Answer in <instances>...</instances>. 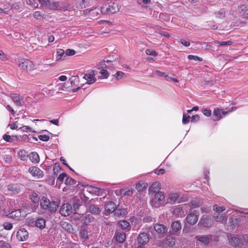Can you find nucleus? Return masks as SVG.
Masks as SVG:
<instances>
[{
  "label": "nucleus",
  "instance_id": "nucleus-1",
  "mask_svg": "<svg viewBox=\"0 0 248 248\" xmlns=\"http://www.w3.org/2000/svg\"><path fill=\"white\" fill-rule=\"evenodd\" d=\"M41 207L44 210H48L51 213H54L56 211L58 208V204L57 202L52 201L50 202L49 200L43 197L40 201Z\"/></svg>",
  "mask_w": 248,
  "mask_h": 248
},
{
  "label": "nucleus",
  "instance_id": "nucleus-2",
  "mask_svg": "<svg viewBox=\"0 0 248 248\" xmlns=\"http://www.w3.org/2000/svg\"><path fill=\"white\" fill-rule=\"evenodd\" d=\"M120 7L116 3H110L109 4L104 5L101 9L102 14L108 15L114 14L120 10Z\"/></svg>",
  "mask_w": 248,
  "mask_h": 248
},
{
  "label": "nucleus",
  "instance_id": "nucleus-3",
  "mask_svg": "<svg viewBox=\"0 0 248 248\" xmlns=\"http://www.w3.org/2000/svg\"><path fill=\"white\" fill-rule=\"evenodd\" d=\"M165 202V196L161 191H158L155 194L154 198L150 201L151 205L157 208L159 207Z\"/></svg>",
  "mask_w": 248,
  "mask_h": 248
},
{
  "label": "nucleus",
  "instance_id": "nucleus-4",
  "mask_svg": "<svg viewBox=\"0 0 248 248\" xmlns=\"http://www.w3.org/2000/svg\"><path fill=\"white\" fill-rule=\"evenodd\" d=\"M16 62L22 70L26 71H31L34 68V64L28 59L24 58L18 59Z\"/></svg>",
  "mask_w": 248,
  "mask_h": 248
},
{
  "label": "nucleus",
  "instance_id": "nucleus-5",
  "mask_svg": "<svg viewBox=\"0 0 248 248\" xmlns=\"http://www.w3.org/2000/svg\"><path fill=\"white\" fill-rule=\"evenodd\" d=\"M200 227L208 228L213 225V220L207 215H203L198 224Z\"/></svg>",
  "mask_w": 248,
  "mask_h": 248
},
{
  "label": "nucleus",
  "instance_id": "nucleus-6",
  "mask_svg": "<svg viewBox=\"0 0 248 248\" xmlns=\"http://www.w3.org/2000/svg\"><path fill=\"white\" fill-rule=\"evenodd\" d=\"M199 213L195 211L188 213L185 219L187 223L190 225L195 224L198 220Z\"/></svg>",
  "mask_w": 248,
  "mask_h": 248
},
{
  "label": "nucleus",
  "instance_id": "nucleus-7",
  "mask_svg": "<svg viewBox=\"0 0 248 248\" xmlns=\"http://www.w3.org/2000/svg\"><path fill=\"white\" fill-rule=\"evenodd\" d=\"M7 192L9 194L16 195L20 192V186L17 184H10L7 186Z\"/></svg>",
  "mask_w": 248,
  "mask_h": 248
},
{
  "label": "nucleus",
  "instance_id": "nucleus-8",
  "mask_svg": "<svg viewBox=\"0 0 248 248\" xmlns=\"http://www.w3.org/2000/svg\"><path fill=\"white\" fill-rule=\"evenodd\" d=\"M60 214L64 217L70 215L72 213V207L69 203H64L61 206L60 210Z\"/></svg>",
  "mask_w": 248,
  "mask_h": 248
},
{
  "label": "nucleus",
  "instance_id": "nucleus-9",
  "mask_svg": "<svg viewBox=\"0 0 248 248\" xmlns=\"http://www.w3.org/2000/svg\"><path fill=\"white\" fill-rule=\"evenodd\" d=\"M26 215V212L22 209H18L9 214L10 217L16 218L17 220L23 219L25 217Z\"/></svg>",
  "mask_w": 248,
  "mask_h": 248
},
{
  "label": "nucleus",
  "instance_id": "nucleus-10",
  "mask_svg": "<svg viewBox=\"0 0 248 248\" xmlns=\"http://www.w3.org/2000/svg\"><path fill=\"white\" fill-rule=\"evenodd\" d=\"M229 243L234 248H248L247 245L240 243L239 239L236 237H232L229 240Z\"/></svg>",
  "mask_w": 248,
  "mask_h": 248
},
{
  "label": "nucleus",
  "instance_id": "nucleus-11",
  "mask_svg": "<svg viewBox=\"0 0 248 248\" xmlns=\"http://www.w3.org/2000/svg\"><path fill=\"white\" fill-rule=\"evenodd\" d=\"M29 171L33 176L38 178H42L44 175L43 171L36 166L30 167Z\"/></svg>",
  "mask_w": 248,
  "mask_h": 248
},
{
  "label": "nucleus",
  "instance_id": "nucleus-12",
  "mask_svg": "<svg viewBox=\"0 0 248 248\" xmlns=\"http://www.w3.org/2000/svg\"><path fill=\"white\" fill-rule=\"evenodd\" d=\"M16 237L19 241H25L29 237V233L25 229L21 228L17 232Z\"/></svg>",
  "mask_w": 248,
  "mask_h": 248
},
{
  "label": "nucleus",
  "instance_id": "nucleus-13",
  "mask_svg": "<svg viewBox=\"0 0 248 248\" xmlns=\"http://www.w3.org/2000/svg\"><path fill=\"white\" fill-rule=\"evenodd\" d=\"M154 229L158 234H163L166 233L168 228L163 224L156 223L154 225Z\"/></svg>",
  "mask_w": 248,
  "mask_h": 248
},
{
  "label": "nucleus",
  "instance_id": "nucleus-14",
  "mask_svg": "<svg viewBox=\"0 0 248 248\" xmlns=\"http://www.w3.org/2000/svg\"><path fill=\"white\" fill-rule=\"evenodd\" d=\"M149 241V234L146 232L140 233L138 237V241L139 244L142 245L147 243Z\"/></svg>",
  "mask_w": 248,
  "mask_h": 248
},
{
  "label": "nucleus",
  "instance_id": "nucleus-15",
  "mask_svg": "<svg viewBox=\"0 0 248 248\" xmlns=\"http://www.w3.org/2000/svg\"><path fill=\"white\" fill-rule=\"evenodd\" d=\"M10 97L16 106H21L22 105L23 98L21 95L17 93H12Z\"/></svg>",
  "mask_w": 248,
  "mask_h": 248
},
{
  "label": "nucleus",
  "instance_id": "nucleus-16",
  "mask_svg": "<svg viewBox=\"0 0 248 248\" xmlns=\"http://www.w3.org/2000/svg\"><path fill=\"white\" fill-rule=\"evenodd\" d=\"M94 76V71H92L90 73L85 74L83 78L87 80V84H91L96 81Z\"/></svg>",
  "mask_w": 248,
  "mask_h": 248
},
{
  "label": "nucleus",
  "instance_id": "nucleus-17",
  "mask_svg": "<svg viewBox=\"0 0 248 248\" xmlns=\"http://www.w3.org/2000/svg\"><path fill=\"white\" fill-rule=\"evenodd\" d=\"M197 240L204 245H208L210 241L211 238L208 235H199L196 237Z\"/></svg>",
  "mask_w": 248,
  "mask_h": 248
},
{
  "label": "nucleus",
  "instance_id": "nucleus-18",
  "mask_svg": "<svg viewBox=\"0 0 248 248\" xmlns=\"http://www.w3.org/2000/svg\"><path fill=\"white\" fill-rule=\"evenodd\" d=\"M214 218L217 222H223L227 221V217L225 213L219 214L218 213H215L214 214Z\"/></svg>",
  "mask_w": 248,
  "mask_h": 248
},
{
  "label": "nucleus",
  "instance_id": "nucleus-19",
  "mask_svg": "<svg viewBox=\"0 0 248 248\" xmlns=\"http://www.w3.org/2000/svg\"><path fill=\"white\" fill-rule=\"evenodd\" d=\"M228 114V111H224L219 108H215L213 112V114L216 117V119H214L216 121L222 118L221 114L226 115Z\"/></svg>",
  "mask_w": 248,
  "mask_h": 248
},
{
  "label": "nucleus",
  "instance_id": "nucleus-20",
  "mask_svg": "<svg viewBox=\"0 0 248 248\" xmlns=\"http://www.w3.org/2000/svg\"><path fill=\"white\" fill-rule=\"evenodd\" d=\"M172 233L170 232L165 238L166 244L170 247H173L175 243L176 239L174 236H172Z\"/></svg>",
  "mask_w": 248,
  "mask_h": 248
},
{
  "label": "nucleus",
  "instance_id": "nucleus-21",
  "mask_svg": "<svg viewBox=\"0 0 248 248\" xmlns=\"http://www.w3.org/2000/svg\"><path fill=\"white\" fill-rule=\"evenodd\" d=\"M106 211L109 213L114 212L116 209V205L115 203L112 202H109L105 206Z\"/></svg>",
  "mask_w": 248,
  "mask_h": 248
},
{
  "label": "nucleus",
  "instance_id": "nucleus-22",
  "mask_svg": "<svg viewBox=\"0 0 248 248\" xmlns=\"http://www.w3.org/2000/svg\"><path fill=\"white\" fill-rule=\"evenodd\" d=\"M171 229L174 233H177L182 228L181 223L178 221H174L171 224Z\"/></svg>",
  "mask_w": 248,
  "mask_h": 248
},
{
  "label": "nucleus",
  "instance_id": "nucleus-23",
  "mask_svg": "<svg viewBox=\"0 0 248 248\" xmlns=\"http://www.w3.org/2000/svg\"><path fill=\"white\" fill-rule=\"evenodd\" d=\"M35 226L41 229L46 227V220L43 218H39L35 221Z\"/></svg>",
  "mask_w": 248,
  "mask_h": 248
},
{
  "label": "nucleus",
  "instance_id": "nucleus-24",
  "mask_svg": "<svg viewBox=\"0 0 248 248\" xmlns=\"http://www.w3.org/2000/svg\"><path fill=\"white\" fill-rule=\"evenodd\" d=\"M89 210L90 212L94 215H98L100 213L101 209L98 205L92 204L89 206Z\"/></svg>",
  "mask_w": 248,
  "mask_h": 248
},
{
  "label": "nucleus",
  "instance_id": "nucleus-25",
  "mask_svg": "<svg viewBox=\"0 0 248 248\" xmlns=\"http://www.w3.org/2000/svg\"><path fill=\"white\" fill-rule=\"evenodd\" d=\"M30 160L33 163H37L39 162L40 158L38 154L36 152H31L29 155Z\"/></svg>",
  "mask_w": 248,
  "mask_h": 248
},
{
  "label": "nucleus",
  "instance_id": "nucleus-26",
  "mask_svg": "<svg viewBox=\"0 0 248 248\" xmlns=\"http://www.w3.org/2000/svg\"><path fill=\"white\" fill-rule=\"evenodd\" d=\"M116 240L120 243H122L124 242L126 236L124 233L122 232H118L116 234Z\"/></svg>",
  "mask_w": 248,
  "mask_h": 248
},
{
  "label": "nucleus",
  "instance_id": "nucleus-27",
  "mask_svg": "<svg viewBox=\"0 0 248 248\" xmlns=\"http://www.w3.org/2000/svg\"><path fill=\"white\" fill-rule=\"evenodd\" d=\"M147 184L143 181H140L136 185V188L139 191H143L146 188Z\"/></svg>",
  "mask_w": 248,
  "mask_h": 248
},
{
  "label": "nucleus",
  "instance_id": "nucleus-28",
  "mask_svg": "<svg viewBox=\"0 0 248 248\" xmlns=\"http://www.w3.org/2000/svg\"><path fill=\"white\" fill-rule=\"evenodd\" d=\"M119 224L123 230H126L128 231L130 229V223L126 220H123L120 221L119 222Z\"/></svg>",
  "mask_w": 248,
  "mask_h": 248
},
{
  "label": "nucleus",
  "instance_id": "nucleus-29",
  "mask_svg": "<svg viewBox=\"0 0 248 248\" xmlns=\"http://www.w3.org/2000/svg\"><path fill=\"white\" fill-rule=\"evenodd\" d=\"M160 184L158 182L154 183L149 188V190L153 193H156L158 191L160 188Z\"/></svg>",
  "mask_w": 248,
  "mask_h": 248
},
{
  "label": "nucleus",
  "instance_id": "nucleus-30",
  "mask_svg": "<svg viewBox=\"0 0 248 248\" xmlns=\"http://www.w3.org/2000/svg\"><path fill=\"white\" fill-rule=\"evenodd\" d=\"M60 225L62 228L66 231L70 232L72 230V227L71 224L66 221H61L60 222Z\"/></svg>",
  "mask_w": 248,
  "mask_h": 248
},
{
  "label": "nucleus",
  "instance_id": "nucleus-31",
  "mask_svg": "<svg viewBox=\"0 0 248 248\" xmlns=\"http://www.w3.org/2000/svg\"><path fill=\"white\" fill-rule=\"evenodd\" d=\"M18 155L19 157L23 161L27 160L28 157V155L24 150H20L18 153Z\"/></svg>",
  "mask_w": 248,
  "mask_h": 248
},
{
  "label": "nucleus",
  "instance_id": "nucleus-32",
  "mask_svg": "<svg viewBox=\"0 0 248 248\" xmlns=\"http://www.w3.org/2000/svg\"><path fill=\"white\" fill-rule=\"evenodd\" d=\"M91 189L92 190L93 192H94L97 195H103L104 190L100 188L92 186H91Z\"/></svg>",
  "mask_w": 248,
  "mask_h": 248
},
{
  "label": "nucleus",
  "instance_id": "nucleus-33",
  "mask_svg": "<svg viewBox=\"0 0 248 248\" xmlns=\"http://www.w3.org/2000/svg\"><path fill=\"white\" fill-rule=\"evenodd\" d=\"M93 217L90 216L89 215H87L83 218V223L87 225L89 223L92 222L93 220Z\"/></svg>",
  "mask_w": 248,
  "mask_h": 248
},
{
  "label": "nucleus",
  "instance_id": "nucleus-34",
  "mask_svg": "<svg viewBox=\"0 0 248 248\" xmlns=\"http://www.w3.org/2000/svg\"><path fill=\"white\" fill-rule=\"evenodd\" d=\"M179 196V195L177 193H172L170 194L169 198L170 201L175 202L178 199Z\"/></svg>",
  "mask_w": 248,
  "mask_h": 248
},
{
  "label": "nucleus",
  "instance_id": "nucleus-35",
  "mask_svg": "<svg viewBox=\"0 0 248 248\" xmlns=\"http://www.w3.org/2000/svg\"><path fill=\"white\" fill-rule=\"evenodd\" d=\"M31 199L34 203L38 202L40 200V197L38 194L33 192L31 196Z\"/></svg>",
  "mask_w": 248,
  "mask_h": 248
},
{
  "label": "nucleus",
  "instance_id": "nucleus-36",
  "mask_svg": "<svg viewBox=\"0 0 248 248\" xmlns=\"http://www.w3.org/2000/svg\"><path fill=\"white\" fill-rule=\"evenodd\" d=\"M79 234L81 238L85 240L89 238L88 232L86 230H81L80 231Z\"/></svg>",
  "mask_w": 248,
  "mask_h": 248
},
{
  "label": "nucleus",
  "instance_id": "nucleus-37",
  "mask_svg": "<svg viewBox=\"0 0 248 248\" xmlns=\"http://www.w3.org/2000/svg\"><path fill=\"white\" fill-rule=\"evenodd\" d=\"M213 209L215 211V213L221 214V213L225 210V208L223 206H218L217 204H215L213 206Z\"/></svg>",
  "mask_w": 248,
  "mask_h": 248
},
{
  "label": "nucleus",
  "instance_id": "nucleus-38",
  "mask_svg": "<svg viewBox=\"0 0 248 248\" xmlns=\"http://www.w3.org/2000/svg\"><path fill=\"white\" fill-rule=\"evenodd\" d=\"M90 5V1L87 0H82L79 4V8L83 9L88 7Z\"/></svg>",
  "mask_w": 248,
  "mask_h": 248
},
{
  "label": "nucleus",
  "instance_id": "nucleus-39",
  "mask_svg": "<svg viewBox=\"0 0 248 248\" xmlns=\"http://www.w3.org/2000/svg\"><path fill=\"white\" fill-rule=\"evenodd\" d=\"M59 6L58 3L56 1H52L51 2L50 1L46 9H56Z\"/></svg>",
  "mask_w": 248,
  "mask_h": 248
},
{
  "label": "nucleus",
  "instance_id": "nucleus-40",
  "mask_svg": "<svg viewBox=\"0 0 248 248\" xmlns=\"http://www.w3.org/2000/svg\"><path fill=\"white\" fill-rule=\"evenodd\" d=\"M120 192L123 195L131 196L133 194L134 190L133 189H128V190L124 191V189H121Z\"/></svg>",
  "mask_w": 248,
  "mask_h": 248
},
{
  "label": "nucleus",
  "instance_id": "nucleus-41",
  "mask_svg": "<svg viewBox=\"0 0 248 248\" xmlns=\"http://www.w3.org/2000/svg\"><path fill=\"white\" fill-rule=\"evenodd\" d=\"M190 117L186 113H184L182 119V122L184 124H186L190 121Z\"/></svg>",
  "mask_w": 248,
  "mask_h": 248
},
{
  "label": "nucleus",
  "instance_id": "nucleus-42",
  "mask_svg": "<svg viewBox=\"0 0 248 248\" xmlns=\"http://www.w3.org/2000/svg\"><path fill=\"white\" fill-rule=\"evenodd\" d=\"M65 183L67 185H73L76 184V181L70 177H67L65 180Z\"/></svg>",
  "mask_w": 248,
  "mask_h": 248
},
{
  "label": "nucleus",
  "instance_id": "nucleus-43",
  "mask_svg": "<svg viewBox=\"0 0 248 248\" xmlns=\"http://www.w3.org/2000/svg\"><path fill=\"white\" fill-rule=\"evenodd\" d=\"M40 3L41 4V6L45 9H46L48 4L50 2L49 0H39Z\"/></svg>",
  "mask_w": 248,
  "mask_h": 248
},
{
  "label": "nucleus",
  "instance_id": "nucleus-44",
  "mask_svg": "<svg viewBox=\"0 0 248 248\" xmlns=\"http://www.w3.org/2000/svg\"><path fill=\"white\" fill-rule=\"evenodd\" d=\"M214 44H218L220 46H229L232 44V41H226V42H219L217 41H215L214 42Z\"/></svg>",
  "mask_w": 248,
  "mask_h": 248
},
{
  "label": "nucleus",
  "instance_id": "nucleus-45",
  "mask_svg": "<svg viewBox=\"0 0 248 248\" xmlns=\"http://www.w3.org/2000/svg\"><path fill=\"white\" fill-rule=\"evenodd\" d=\"M125 214L124 210L123 209H116L114 211V215L116 217H120L122 215H124Z\"/></svg>",
  "mask_w": 248,
  "mask_h": 248
},
{
  "label": "nucleus",
  "instance_id": "nucleus-46",
  "mask_svg": "<svg viewBox=\"0 0 248 248\" xmlns=\"http://www.w3.org/2000/svg\"><path fill=\"white\" fill-rule=\"evenodd\" d=\"M215 14L216 15L217 17L219 18H223L225 17V12L223 10L217 12Z\"/></svg>",
  "mask_w": 248,
  "mask_h": 248
},
{
  "label": "nucleus",
  "instance_id": "nucleus-47",
  "mask_svg": "<svg viewBox=\"0 0 248 248\" xmlns=\"http://www.w3.org/2000/svg\"><path fill=\"white\" fill-rule=\"evenodd\" d=\"M57 55L58 57H60V58L57 60L58 61L61 59L62 56H65V53L63 49H58L57 51Z\"/></svg>",
  "mask_w": 248,
  "mask_h": 248
},
{
  "label": "nucleus",
  "instance_id": "nucleus-48",
  "mask_svg": "<svg viewBox=\"0 0 248 248\" xmlns=\"http://www.w3.org/2000/svg\"><path fill=\"white\" fill-rule=\"evenodd\" d=\"M188 58L189 60H194L196 61H202V58L198 57L197 56L192 55H188Z\"/></svg>",
  "mask_w": 248,
  "mask_h": 248
},
{
  "label": "nucleus",
  "instance_id": "nucleus-49",
  "mask_svg": "<svg viewBox=\"0 0 248 248\" xmlns=\"http://www.w3.org/2000/svg\"><path fill=\"white\" fill-rule=\"evenodd\" d=\"M0 248H11V247L9 243L1 241H0Z\"/></svg>",
  "mask_w": 248,
  "mask_h": 248
},
{
  "label": "nucleus",
  "instance_id": "nucleus-50",
  "mask_svg": "<svg viewBox=\"0 0 248 248\" xmlns=\"http://www.w3.org/2000/svg\"><path fill=\"white\" fill-rule=\"evenodd\" d=\"M124 74L121 71H118L117 73L113 75L117 80H119L120 79H121L124 76Z\"/></svg>",
  "mask_w": 248,
  "mask_h": 248
},
{
  "label": "nucleus",
  "instance_id": "nucleus-51",
  "mask_svg": "<svg viewBox=\"0 0 248 248\" xmlns=\"http://www.w3.org/2000/svg\"><path fill=\"white\" fill-rule=\"evenodd\" d=\"M3 226L4 229L7 230H11L13 228L12 224L9 222H4Z\"/></svg>",
  "mask_w": 248,
  "mask_h": 248
},
{
  "label": "nucleus",
  "instance_id": "nucleus-52",
  "mask_svg": "<svg viewBox=\"0 0 248 248\" xmlns=\"http://www.w3.org/2000/svg\"><path fill=\"white\" fill-rule=\"evenodd\" d=\"M67 177V174L63 172L59 175L58 177V180L61 183H62L64 179L65 178H66Z\"/></svg>",
  "mask_w": 248,
  "mask_h": 248
},
{
  "label": "nucleus",
  "instance_id": "nucleus-53",
  "mask_svg": "<svg viewBox=\"0 0 248 248\" xmlns=\"http://www.w3.org/2000/svg\"><path fill=\"white\" fill-rule=\"evenodd\" d=\"M38 138L42 141H46L49 139V137L46 135H41L38 136Z\"/></svg>",
  "mask_w": 248,
  "mask_h": 248
},
{
  "label": "nucleus",
  "instance_id": "nucleus-54",
  "mask_svg": "<svg viewBox=\"0 0 248 248\" xmlns=\"http://www.w3.org/2000/svg\"><path fill=\"white\" fill-rule=\"evenodd\" d=\"M65 56H72L75 54V51L73 49H67L65 52Z\"/></svg>",
  "mask_w": 248,
  "mask_h": 248
},
{
  "label": "nucleus",
  "instance_id": "nucleus-55",
  "mask_svg": "<svg viewBox=\"0 0 248 248\" xmlns=\"http://www.w3.org/2000/svg\"><path fill=\"white\" fill-rule=\"evenodd\" d=\"M100 74H101L102 76H104V78H107L108 77V73L106 69H102L100 71Z\"/></svg>",
  "mask_w": 248,
  "mask_h": 248
},
{
  "label": "nucleus",
  "instance_id": "nucleus-56",
  "mask_svg": "<svg viewBox=\"0 0 248 248\" xmlns=\"http://www.w3.org/2000/svg\"><path fill=\"white\" fill-rule=\"evenodd\" d=\"M146 53L148 55L156 56L157 53L155 50L148 49L146 50Z\"/></svg>",
  "mask_w": 248,
  "mask_h": 248
},
{
  "label": "nucleus",
  "instance_id": "nucleus-57",
  "mask_svg": "<svg viewBox=\"0 0 248 248\" xmlns=\"http://www.w3.org/2000/svg\"><path fill=\"white\" fill-rule=\"evenodd\" d=\"M202 111L204 115L209 117L211 115V110L207 109H202Z\"/></svg>",
  "mask_w": 248,
  "mask_h": 248
},
{
  "label": "nucleus",
  "instance_id": "nucleus-58",
  "mask_svg": "<svg viewBox=\"0 0 248 248\" xmlns=\"http://www.w3.org/2000/svg\"><path fill=\"white\" fill-rule=\"evenodd\" d=\"M200 119V117L198 115H195L191 118V121L192 122H196L198 121Z\"/></svg>",
  "mask_w": 248,
  "mask_h": 248
},
{
  "label": "nucleus",
  "instance_id": "nucleus-59",
  "mask_svg": "<svg viewBox=\"0 0 248 248\" xmlns=\"http://www.w3.org/2000/svg\"><path fill=\"white\" fill-rule=\"evenodd\" d=\"M155 73L156 75L160 77H167V76L165 75V73L164 72H161L159 71L156 70L155 72Z\"/></svg>",
  "mask_w": 248,
  "mask_h": 248
},
{
  "label": "nucleus",
  "instance_id": "nucleus-60",
  "mask_svg": "<svg viewBox=\"0 0 248 248\" xmlns=\"http://www.w3.org/2000/svg\"><path fill=\"white\" fill-rule=\"evenodd\" d=\"M3 139L7 142H11L12 141V138L9 135H4L3 137Z\"/></svg>",
  "mask_w": 248,
  "mask_h": 248
},
{
  "label": "nucleus",
  "instance_id": "nucleus-61",
  "mask_svg": "<svg viewBox=\"0 0 248 248\" xmlns=\"http://www.w3.org/2000/svg\"><path fill=\"white\" fill-rule=\"evenodd\" d=\"M155 172L157 174H163L165 172V170L163 169L155 170Z\"/></svg>",
  "mask_w": 248,
  "mask_h": 248
},
{
  "label": "nucleus",
  "instance_id": "nucleus-62",
  "mask_svg": "<svg viewBox=\"0 0 248 248\" xmlns=\"http://www.w3.org/2000/svg\"><path fill=\"white\" fill-rule=\"evenodd\" d=\"M181 43L185 46H188L190 45V43L185 40L182 39L180 41Z\"/></svg>",
  "mask_w": 248,
  "mask_h": 248
},
{
  "label": "nucleus",
  "instance_id": "nucleus-63",
  "mask_svg": "<svg viewBox=\"0 0 248 248\" xmlns=\"http://www.w3.org/2000/svg\"><path fill=\"white\" fill-rule=\"evenodd\" d=\"M20 129L24 132L31 131V128L28 126H22Z\"/></svg>",
  "mask_w": 248,
  "mask_h": 248
},
{
  "label": "nucleus",
  "instance_id": "nucleus-64",
  "mask_svg": "<svg viewBox=\"0 0 248 248\" xmlns=\"http://www.w3.org/2000/svg\"><path fill=\"white\" fill-rule=\"evenodd\" d=\"M6 59V55L4 54V53L0 50V59L2 60H4Z\"/></svg>",
  "mask_w": 248,
  "mask_h": 248
}]
</instances>
